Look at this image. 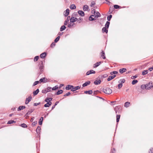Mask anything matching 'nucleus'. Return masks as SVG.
<instances>
[{
  "instance_id": "f257e3e1",
  "label": "nucleus",
  "mask_w": 153,
  "mask_h": 153,
  "mask_svg": "<svg viewBox=\"0 0 153 153\" xmlns=\"http://www.w3.org/2000/svg\"><path fill=\"white\" fill-rule=\"evenodd\" d=\"M103 92L107 94H110L112 93V90L109 88H105L102 89Z\"/></svg>"
},
{
  "instance_id": "f03ea898",
  "label": "nucleus",
  "mask_w": 153,
  "mask_h": 153,
  "mask_svg": "<svg viewBox=\"0 0 153 153\" xmlns=\"http://www.w3.org/2000/svg\"><path fill=\"white\" fill-rule=\"evenodd\" d=\"M39 69L40 70V74H41L42 72L43 71L44 66L43 64V62L42 61H41L39 64Z\"/></svg>"
},
{
  "instance_id": "7ed1b4c3",
  "label": "nucleus",
  "mask_w": 153,
  "mask_h": 153,
  "mask_svg": "<svg viewBox=\"0 0 153 153\" xmlns=\"http://www.w3.org/2000/svg\"><path fill=\"white\" fill-rule=\"evenodd\" d=\"M92 13H94L95 17L98 18L100 16V14L98 12H96L95 10L94 9L92 11Z\"/></svg>"
},
{
  "instance_id": "20e7f679",
  "label": "nucleus",
  "mask_w": 153,
  "mask_h": 153,
  "mask_svg": "<svg viewBox=\"0 0 153 153\" xmlns=\"http://www.w3.org/2000/svg\"><path fill=\"white\" fill-rule=\"evenodd\" d=\"M146 89H149L153 87L152 83V82H150L149 83L146 84Z\"/></svg>"
},
{
  "instance_id": "39448f33",
  "label": "nucleus",
  "mask_w": 153,
  "mask_h": 153,
  "mask_svg": "<svg viewBox=\"0 0 153 153\" xmlns=\"http://www.w3.org/2000/svg\"><path fill=\"white\" fill-rule=\"evenodd\" d=\"M78 21L79 19L74 17H71L70 19V22H74L76 21Z\"/></svg>"
},
{
  "instance_id": "423d86ee",
  "label": "nucleus",
  "mask_w": 153,
  "mask_h": 153,
  "mask_svg": "<svg viewBox=\"0 0 153 153\" xmlns=\"http://www.w3.org/2000/svg\"><path fill=\"white\" fill-rule=\"evenodd\" d=\"M83 10L84 11H89V7L87 5H84L83 7Z\"/></svg>"
},
{
  "instance_id": "0eeeda50",
  "label": "nucleus",
  "mask_w": 153,
  "mask_h": 153,
  "mask_svg": "<svg viewBox=\"0 0 153 153\" xmlns=\"http://www.w3.org/2000/svg\"><path fill=\"white\" fill-rule=\"evenodd\" d=\"M32 99V97L31 96H29L28 98L26 99L25 103L27 104Z\"/></svg>"
},
{
  "instance_id": "6e6552de",
  "label": "nucleus",
  "mask_w": 153,
  "mask_h": 153,
  "mask_svg": "<svg viewBox=\"0 0 153 153\" xmlns=\"http://www.w3.org/2000/svg\"><path fill=\"white\" fill-rule=\"evenodd\" d=\"M100 79V78H99V79H98V78H97V79L94 82V84L96 85L100 84L101 82V80Z\"/></svg>"
},
{
  "instance_id": "1a4fd4ad",
  "label": "nucleus",
  "mask_w": 153,
  "mask_h": 153,
  "mask_svg": "<svg viewBox=\"0 0 153 153\" xmlns=\"http://www.w3.org/2000/svg\"><path fill=\"white\" fill-rule=\"evenodd\" d=\"M70 16H68L67 19L65 20L64 23V25H67L68 23L69 20H70Z\"/></svg>"
},
{
  "instance_id": "9d476101",
  "label": "nucleus",
  "mask_w": 153,
  "mask_h": 153,
  "mask_svg": "<svg viewBox=\"0 0 153 153\" xmlns=\"http://www.w3.org/2000/svg\"><path fill=\"white\" fill-rule=\"evenodd\" d=\"M69 13V10L68 9H67L64 12V14L65 16H68Z\"/></svg>"
},
{
  "instance_id": "9b49d317",
  "label": "nucleus",
  "mask_w": 153,
  "mask_h": 153,
  "mask_svg": "<svg viewBox=\"0 0 153 153\" xmlns=\"http://www.w3.org/2000/svg\"><path fill=\"white\" fill-rule=\"evenodd\" d=\"M73 88V86L70 85H67L65 88V89L67 90H68L69 89H72Z\"/></svg>"
},
{
  "instance_id": "f8f14e48",
  "label": "nucleus",
  "mask_w": 153,
  "mask_h": 153,
  "mask_svg": "<svg viewBox=\"0 0 153 153\" xmlns=\"http://www.w3.org/2000/svg\"><path fill=\"white\" fill-rule=\"evenodd\" d=\"M95 71L93 70H91L89 71H88L86 73L87 75H89L90 74H95Z\"/></svg>"
},
{
  "instance_id": "ddd939ff",
  "label": "nucleus",
  "mask_w": 153,
  "mask_h": 153,
  "mask_svg": "<svg viewBox=\"0 0 153 153\" xmlns=\"http://www.w3.org/2000/svg\"><path fill=\"white\" fill-rule=\"evenodd\" d=\"M102 62H99L96 63L94 65V68L97 67Z\"/></svg>"
},
{
  "instance_id": "4468645a",
  "label": "nucleus",
  "mask_w": 153,
  "mask_h": 153,
  "mask_svg": "<svg viewBox=\"0 0 153 153\" xmlns=\"http://www.w3.org/2000/svg\"><path fill=\"white\" fill-rule=\"evenodd\" d=\"M116 76L115 75H114L113 76H109L108 78L107 79V80L108 81H110L112 79H114V77H116Z\"/></svg>"
},
{
  "instance_id": "2eb2a0df",
  "label": "nucleus",
  "mask_w": 153,
  "mask_h": 153,
  "mask_svg": "<svg viewBox=\"0 0 153 153\" xmlns=\"http://www.w3.org/2000/svg\"><path fill=\"white\" fill-rule=\"evenodd\" d=\"M78 12L79 14L82 16H83L85 15L84 12L82 10H79Z\"/></svg>"
},
{
  "instance_id": "dca6fc26",
  "label": "nucleus",
  "mask_w": 153,
  "mask_h": 153,
  "mask_svg": "<svg viewBox=\"0 0 153 153\" xmlns=\"http://www.w3.org/2000/svg\"><path fill=\"white\" fill-rule=\"evenodd\" d=\"M80 87L79 86H77L75 87L73 86V88L71 90V91H76L77 90L79 89L80 88Z\"/></svg>"
},
{
  "instance_id": "f3484780",
  "label": "nucleus",
  "mask_w": 153,
  "mask_h": 153,
  "mask_svg": "<svg viewBox=\"0 0 153 153\" xmlns=\"http://www.w3.org/2000/svg\"><path fill=\"white\" fill-rule=\"evenodd\" d=\"M108 76V75L107 74H105L103 75H100L99 76L98 78L100 79H102L103 78L106 77Z\"/></svg>"
},
{
  "instance_id": "a211bd4d",
  "label": "nucleus",
  "mask_w": 153,
  "mask_h": 153,
  "mask_svg": "<svg viewBox=\"0 0 153 153\" xmlns=\"http://www.w3.org/2000/svg\"><path fill=\"white\" fill-rule=\"evenodd\" d=\"M126 71V69L125 68H123L119 70L120 73L122 74L123 73L125 72Z\"/></svg>"
},
{
  "instance_id": "6ab92c4d",
  "label": "nucleus",
  "mask_w": 153,
  "mask_h": 153,
  "mask_svg": "<svg viewBox=\"0 0 153 153\" xmlns=\"http://www.w3.org/2000/svg\"><path fill=\"white\" fill-rule=\"evenodd\" d=\"M47 81V79L45 77L41 78L39 80V81L41 82H46Z\"/></svg>"
},
{
  "instance_id": "aec40b11",
  "label": "nucleus",
  "mask_w": 153,
  "mask_h": 153,
  "mask_svg": "<svg viewBox=\"0 0 153 153\" xmlns=\"http://www.w3.org/2000/svg\"><path fill=\"white\" fill-rule=\"evenodd\" d=\"M46 55V53L44 52L41 54L40 56L41 58H45Z\"/></svg>"
},
{
  "instance_id": "412c9836",
  "label": "nucleus",
  "mask_w": 153,
  "mask_h": 153,
  "mask_svg": "<svg viewBox=\"0 0 153 153\" xmlns=\"http://www.w3.org/2000/svg\"><path fill=\"white\" fill-rule=\"evenodd\" d=\"M105 53L104 51H102L101 52V57H102V58L103 59H105Z\"/></svg>"
},
{
  "instance_id": "4be33fe9",
  "label": "nucleus",
  "mask_w": 153,
  "mask_h": 153,
  "mask_svg": "<svg viewBox=\"0 0 153 153\" xmlns=\"http://www.w3.org/2000/svg\"><path fill=\"white\" fill-rule=\"evenodd\" d=\"M90 81H88V82H85V83H84L82 85V86L83 87L86 86H87L88 85H89L90 84Z\"/></svg>"
},
{
  "instance_id": "5701e85b",
  "label": "nucleus",
  "mask_w": 153,
  "mask_h": 153,
  "mask_svg": "<svg viewBox=\"0 0 153 153\" xmlns=\"http://www.w3.org/2000/svg\"><path fill=\"white\" fill-rule=\"evenodd\" d=\"M93 91L92 90H89L88 91H84V93L86 94H91L92 93Z\"/></svg>"
},
{
  "instance_id": "b1692460",
  "label": "nucleus",
  "mask_w": 153,
  "mask_h": 153,
  "mask_svg": "<svg viewBox=\"0 0 153 153\" xmlns=\"http://www.w3.org/2000/svg\"><path fill=\"white\" fill-rule=\"evenodd\" d=\"M93 16H94V15H92L89 17V19L90 21H92L96 19H94V18L93 17Z\"/></svg>"
},
{
  "instance_id": "393cba45",
  "label": "nucleus",
  "mask_w": 153,
  "mask_h": 153,
  "mask_svg": "<svg viewBox=\"0 0 153 153\" xmlns=\"http://www.w3.org/2000/svg\"><path fill=\"white\" fill-rule=\"evenodd\" d=\"M25 108V107L24 106H20L18 108V111H20Z\"/></svg>"
},
{
  "instance_id": "a878e982",
  "label": "nucleus",
  "mask_w": 153,
  "mask_h": 153,
  "mask_svg": "<svg viewBox=\"0 0 153 153\" xmlns=\"http://www.w3.org/2000/svg\"><path fill=\"white\" fill-rule=\"evenodd\" d=\"M107 29V28L105 27H103L102 29L103 32H105L106 33H107L108 30Z\"/></svg>"
},
{
  "instance_id": "bb28decb",
  "label": "nucleus",
  "mask_w": 153,
  "mask_h": 153,
  "mask_svg": "<svg viewBox=\"0 0 153 153\" xmlns=\"http://www.w3.org/2000/svg\"><path fill=\"white\" fill-rule=\"evenodd\" d=\"M70 7L71 9H75L76 8V6L74 4H72L70 5Z\"/></svg>"
},
{
  "instance_id": "cd10ccee",
  "label": "nucleus",
  "mask_w": 153,
  "mask_h": 153,
  "mask_svg": "<svg viewBox=\"0 0 153 153\" xmlns=\"http://www.w3.org/2000/svg\"><path fill=\"white\" fill-rule=\"evenodd\" d=\"M39 89H37L36 90L34 91L33 92V95L35 96L37 95L38 93H39Z\"/></svg>"
},
{
  "instance_id": "c85d7f7f",
  "label": "nucleus",
  "mask_w": 153,
  "mask_h": 153,
  "mask_svg": "<svg viewBox=\"0 0 153 153\" xmlns=\"http://www.w3.org/2000/svg\"><path fill=\"white\" fill-rule=\"evenodd\" d=\"M33 111V109H31L28 111L27 112L26 114V116L30 114L31 113H32Z\"/></svg>"
},
{
  "instance_id": "c756f323",
  "label": "nucleus",
  "mask_w": 153,
  "mask_h": 153,
  "mask_svg": "<svg viewBox=\"0 0 153 153\" xmlns=\"http://www.w3.org/2000/svg\"><path fill=\"white\" fill-rule=\"evenodd\" d=\"M66 28V27L65 25H62L60 28V31H62L65 30Z\"/></svg>"
},
{
  "instance_id": "7c9ffc66",
  "label": "nucleus",
  "mask_w": 153,
  "mask_h": 153,
  "mask_svg": "<svg viewBox=\"0 0 153 153\" xmlns=\"http://www.w3.org/2000/svg\"><path fill=\"white\" fill-rule=\"evenodd\" d=\"M52 99H53L52 98L47 97L45 99V101L46 102H48V101H50L52 100Z\"/></svg>"
},
{
  "instance_id": "2f4dec72",
  "label": "nucleus",
  "mask_w": 153,
  "mask_h": 153,
  "mask_svg": "<svg viewBox=\"0 0 153 153\" xmlns=\"http://www.w3.org/2000/svg\"><path fill=\"white\" fill-rule=\"evenodd\" d=\"M43 120V117H41L40 118V119L39 120V125H41L42 124Z\"/></svg>"
},
{
  "instance_id": "473e14b6",
  "label": "nucleus",
  "mask_w": 153,
  "mask_h": 153,
  "mask_svg": "<svg viewBox=\"0 0 153 153\" xmlns=\"http://www.w3.org/2000/svg\"><path fill=\"white\" fill-rule=\"evenodd\" d=\"M125 82V79H120L119 81V83H121V84H122V83H124Z\"/></svg>"
},
{
  "instance_id": "72a5a7b5",
  "label": "nucleus",
  "mask_w": 153,
  "mask_h": 153,
  "mask_svg": "<svg viewBox=\"0 0 153 153\" xmlns=\"http://www.w3.org/2000/svg\"><path fill=\"white\" fill-rule=\"evenodd\" d=\"M109 24H110V22H108V21L105 24V27L107 28H108L109 25Z\"/></svg>"
},
{
  "instance_id": "f704fd0d",
  "label": "nucleus",
  "mask_w": 153,
  "mask_h": 153,
  "mask_svg": "<svg viewBox=\"0 0 153 153\" xmlns=\"http://www.w3.org/2000/svg\"><path fill=\"white\" fill-rule=\"evenodd\" d=\"M120 115H117V120L116 121L117 122H118L119 121V120L120 119Z\"/></svg>"
},
{
  "instance_id": "c9c22d12",
  "label": "nucleus",
  "mask_w": 153,
  "mask_h": 153,
  "mask_svg": "<svg viewBox=\"0 0 153 153\" xmlns=\"http://www.w3.org/2000/svg\"><path fill=\"white\" fill-rule=\"evenodd\" d=\"M41 130V128L40 126H38L36 129V131L38 134L40 133V130Z\"/></svg>"
},
{
  "instance_id": "e433bc0d",
  "label": "nucleus",
  "mask_w": 153,
  "mask_h": 153,
  "mask_svg": "<svg viewBox=\"0 0 153 153\" xmlns=\"http://www.w3.org/2000/svg\"><path fill=\"white\" fill-rule=\"evenodd\" d=\"M63 92V91L62 90H59L56 93V94L57 95H59L61 94Z\"/></svg>"
},
{
  "instance_id": "4c0bfd02",
  "label": "nucleus",
  "mask_w": 153,
  "mask_h": 153,
  "mask_svg": "<svg viewBox=\"0 0 153 153\" xmlns=\"http://www.w3.org/2000/svg\"><path fill=\"white\" fill-rule=\"evenodd\" d=\"M141 89H143L144 88L146 89V84L143 85H141Z\"/></svg>"
},
{
  "instance_id": "58836bf2",
  "label": "nucleus",
  "mask_w": 153,
  "mask_h": 153,
  "mask_svg": "<svg viewBox=\"0 0 153 153\" xmlns=\"http://www.w3.org/2000/svg\"><path fill=\"white\" fill-rule=\"evenodd\" d=\"M130 104V103L129 102H126L125 104V106L126 107H128L129 106Z\"/></svg>"
},
{
  "instance_id": "ea45409f",
  "label": "nucleus",
  "mask_w": 153,
  "mask_h": 153,
  "mask_svg": "<svg viewBox=\"0 0 153 153\" xmlns=\"http://www.w3.org/2000/svg\"><path fill=\"white\" fill-rule=\"evenodd\" d=\"M138 82V81L137 80L134 79L133 80L132 82V85H135Z\"/></svg>"
},
{
  "instance_id": "a19ab883",
  "label": "nucleus",
  "mask_w": 153,
  "mask_h": 153,
  "mask_svg": "<svg viewBox=\"0 0 153 153\" xmlns=\"http://www.w3.org/2000/svg\"><path fill=\"white\" fill-rule=\"evenodd\" d=\"M118 73V72L117 71H113L110 73L112 75H113V74H117Z\"/></svg>"
},
{
  "instance_id": "79ce46f5",
  "label": "nucleus",
  "mask_w": 153,
  "mask_h": 153,
  "mask_svg": "<svg viewBox=\"0 0 153 153\" xmlns=\"http://www.w3.org/2000/svg\"><path fill=\"white\" fill-rule=\"evenodd\" d=\"M148 73V70H144L142 72V75H146V74H147Z\"/></svg>"
},
{
  "instance_id": "37998d69",
  "label": "nucleus",
  "mask_w": 153,
  "mask_h": 153,
  "mask_svg": "<svg viewBox=\"0 0 153 153\" xmlns=\"http://www.w3.org/2000/svg\"><path fill=\"white\" fill-rule=\"evenodd\" d=\"M60 38V36H58L54 40L55 42H57L59 40Z\"/></svg>"
},
{
  "instance_id": "c03bdc74",
  "label": "nucleus",
  "mask_w": 153,
  "mask_h": 153,
  "mask_svg": "<svg viewBox=\"0 0 153 153\" xmlns=\"http://www.w3.org/2000/svg\"><path fill=\"white\" fill-rule=\"evenodd\" d=\"M58 88L59 87L57 86H56L52 88V90L54 91L58 89Z\"/></svg>"
},
{
  "instance_id": "a18cd8bd",
  "label": "nucleus",
  "mask_w": 153,
  "mask_h": 153,
  "mask_svg": "<svg viewBox=\"0 0 153 153\" xmlns=\"http://www.w3.org/2000/svg\"><path fill=\"white\" fill-rule=\"evenodd\" d=\"M15 122L14 121L12 120H10V121H9L8 122L7 124H11L13 123H15Z\"/></svg>"
},
{
  "instance_id": "49530a36",
  "label": "nucleus",
  "mask_w": 153,
  "mask_h": 153,
  "mask_svg": "<svg viewBox=\"0 0 153 153\" xmlns=\"http://www.w3.org/2000/svg\"><path fill=\"white\" fill-rule=\"evenodd\" d=\"M21 126L23 128H25L27 127V126L25 123H22L21 124Z\"/></svg>"
},
{
  "instance_id": "de8ad7c7",
  "label": "nucleus",
  "mask_w": 153,
  "mask_h": 153,
  "mask_svg": "<svg viewBox=\"0 0 153 153\" xmlns=\"http://www.w3.org/2000/svg\"><path fill=\"white\" fill-rule=\"evenodd\" d=\"M112 17V16L111 15H110L108 16L107 17V19L108 21H110L111 20V19Z\"/></svg>"
},
{
  "instance_id": "09e8293b",
  "label": "nucleus",
  "mask_w": 153,
  "mask_h": 153,
  "mask_svg": "<svg viewBox=\"0 0 153 153\" xmlns=\"http://www.w3.org/2000/svg\"><path fill=\"white\" fill-rule=\"evenodd\" d=\"M39 58V56H35L34 58V61H36L38 60Z\"/></svg>"
},
{
  "instance_id": "8fccbe9b",
  "label": "nucleus",
  "mask_w": 153,
  "mask_h": 153,
  "mask_svg": "<svg viewBox=\"0 0 153 153\" xmlns=\"http://www.w3.org/2000/svg\"><path fill=\"white\" fill-rule=\"evenodd\" d=\"M123 86V85L121 83H120L118 85V88L119 89H120Z\"/></svg>"
},
{
  "instance_id": "3c124183",
  "label": "nucleus",
  "mask_w": 153,
  "mask_h": 153,
  "mask_svg": "<svg viewBox=\"0 0 153 153\" xmlns=\"http://www.w3.org/2000/svg\"><path fill=\"white\" fill-rule=\"evenodd\" d=\"M74 25V24H71L70 23V24H68V27L70 28L71 26H73Z\"/></svg>"
},
{
  "instance_id": "603ef678",
  "label": "nucleus",
  "mask_w": 153,
  "mask_h": 153,
  "mask_svg": "<svg viewBox=\"0 0 153 153\" xmlns=\"http://www.w3.org/2000/svg\"><path fill=\"white\" fill-rule=\"evenodd\" d=\"M39 83V81H35V82H34V83L33 85V86H34L35 85H37V84H38Z\"/></svg>"
},
{
  "instance_id": "864d4df0",
  "label": "nucleus",
  "mask_w": 153,
  "mask_h": 153,
  "mask_svg": "<svg viewBox=\"0 0 153 153\" xmlns=\"http://www.w3.org/2000/svg\"><path fill=\"white\" fill-rule=\"evenodd\" d=\"M95 4V3L94 1H92L91 2V7H93L94 5Z\"/></svg>"
},
{
  "instance_id": "5fc2aeb1",
  "label": "nucleus",
  "mask_w": 153,
  "mask_h": 153,
  "mask_svg": "<svg viewBox=\"0 0 153 153\" xmlns=\"http://www.w3.org/2000/svg\"><path fill=\"white\" fill-rule=\"evenodd\" d=\"M51 87H48L46 89L47 90V91L48 92H49V91H51Z\"/></svg>"
},
{
  "instance_id": "6e6d98bb",
  "label": "nucleus",
  "mask_w": 153,
  "mask_h": 153,
  "mask_svg": "<svg viewBox=\"0 0 153 153\" xmlns=\"http://www.w3.org/2000/svg\"><path fill=\"white\" fill-rule=\"evenodd\" d=\"M55 45V44L54 42H53L52 43L51 45V48L53 47Z\"/></svg>"
},
{
  "instance_id": "4d7b16f0",
  "label": "nucleus",
  "mask_w": 153,
  "mask_h": 153,
  "mask_svg": "<svg viewBox=\"0 0 153 153\" xmlns=\"http://www.w3.org/2000/svg\"><path fill=\"white\" fill-rule=\"evenodd\" d=\"M120 6L117 5H114V7L115 9H118L120 8Z\"/></svg>"
},
{
  "instance_id": "13d9d810",
  "label": "nucleus",
  "mask_w": 153,
  "mask_h": 153,
  "mask_svg": "<svg viewBox=\"0 0 153 153\" xmlns=\"http://www.w3.org/2000/svg\"><path fill=\"white\" fill-rule=\"evenodd\" d=\"M149 153H153V149L151 148L150 149L149 151Z\"/></svg>"
},
{
  "instance_id": "bf43d9fd",
  "label": "nucleus",
  "mask_w": 153,
  "mask_h": 153,
  "mask_svg": "<svg viewBox=\"0 0 153 153\" xmlns=\"http://www.w3.org/2000/svg\"><path fill=\"white\" fill-rule=\"evenodd\" d=\"M71 94V93L70 92H68V93L65 94L64 95V97L67 96Z\"/></svg>"
},
{
  "instance_id": "052dcab7",
  "label": "nucleus",
  "mask_w": 153,
  "mask_h": 153,
  "mask_svg": "<svg viewBox=\"0 0 153 153\" xmlns=\"http://www.w3.org/2000/svg\"><path fill=\"white\" fill-rule=\"evenodd\" d=\"M47 92L46 89H44L42 91V92L44 94L46 93Z\"/></svg>"
},
{
  "instance_id": "680f3d73",
  "label": "nucleus",
  "mask_w": 153,
  "mask_h": 153,
  "mask_svg": "<svg viewBox=\"0 0 153 153\" xmlns=\"http://www.w3.org/2000/svg\"><path fill=\"white\" fill-rule=\"evenodd\" d=\"M49 106H50L49 105V104L48 103H47L44 105V106L45 107H49Z\"/></svg>"
},
{
  "instance_id": "e2e57ef3",
  "label": "nucleus",
  "mask_w": 153,
  "mask_h": 153,
  "mask_svg": "<svg viewBox=\"0 0 153 153\" xmlns=\"http://www.w3.org/2000/svg\"><path fill=\"white\" fill-rule=\"evenodd\" d=\"M40 102H39L38 103H35L34 104V105L35 106H36L38 105H39V104H40Z\"/></svg>"
},
{
  "instance_id": "0e129e2a",
  "label": "nucleus",
  "mask_w": 153,
  "mask_h": 153,
  "mask_svg": "<svg viewBox=\"0 0 153 153\" xmlns=\"http://www.w3.org/2000/svg\"><path fill=\"white\" fill-rule=\"evenodd\" d=\"M115 152V150L114 148H113V149L111 150V153H114Z\"/></svg>"
},
{
  "instance_id": "69168bd1",
  "label": "nucleus",
  "mask_w": 153,
  "mask_h": 153,
  "mask_svg": "<svg viewBox=\"0 0 153 153\" xmlns=\"http://www.w3.org/2000/svg\"><path fill=\"white\" fill-rule=\"evenodd\" d=\"M137 77V76L136 75H135V76H132L131 77V79H134L136 78Z\"/></svg>"
},
{
  "instance_id": "338daca9",
  "label": "nucleus",
  "mask_w": 153,
  "mask_h": 153,
  "mask_svg": "<svg viewBox=\"0 0 153 153\" xmlns=\"http://www.w3.org/2000/svg\"><path fill=\"white\" fill-rule=\"evenodd\" d=\"M36 123H37L36 121L34 122L33 123H32V125L34 126H35V125H36Z\"/></svg>"
},
{
  "instance_id": "774afa93",
  "label": "nucleus",
  "mask_w": 153,
  "mask_h": 153,
  "mask_svg": "<svg viewBox=\"0 0 153 153\" xmlns=\"http://www.w3.org/2000/svg\"><path fill=\"white\" fill-rule=\"evenodd\" d=\"M153 69V67H151L149 68V70L150 71H151Z\"/></svg>"
}]
</instances>
